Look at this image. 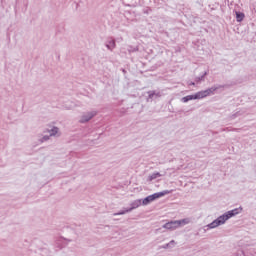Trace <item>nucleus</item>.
Masks as SVG:
<instances>
[{
  "label": "nucleus",
  "mask_w": 256,
  "mask_h": 256,
  "mask_svg": "<svg viewBox=\"0 0 256 256\" xmlns=\"http://www.w3.org/2000/svg\"><path fill=\"white\" fill-rule=\"evenodd\" d=\"M130 205H131L130 208L114 213L113 215L117 216V215H125V213H131L133 209H137V207H141V199L134 200Z\"/></svg>",
  "instance_id": "4"
},
{
  "label": "nucleus",
  "mask_w": 256,
  "mask_h": 256,
  "mask_svg": "<svg viewBox=\"0 0 256 256\" xmlns=\"http://www.w3.org/2000/svg\"><path fill=\"white\" fill-rule=\"evenodd\" d=\"M50 135H45V136H43L40 140H39V142L40 143H45V141H49V139H50Z\"/></svg>",
  "instance_id": "18"
},
{
  "label": "nucleus",
  "mask_w": 256,
  "mask_h": 256,
  "mask_svg": "<svg viewBox=\"0 0 256 256\" xmlns=\"http://www.w3.org/2000/svg\"><path fill=\"white\" fill-rule=\"evenodd\" d=\"M245 19V14L243 12H236V20L238 23H241Z\"/></svg>",
  "instance_id": "14"
},
{
  "label": "nucleus",
  "mask_w": 256,
  "mask_h": 256,
  "mask_svg": "<svg viewBox=\"0 0 256 256\" xmlns=\"http://www.w3.org/2000/svg\"><path fill=\"white\" fill-rule=\"evenodd\" d=\"M235 117H239V112L233 114V115L231 116V119H235Z\"/></svg>",
  "instance_id": "19"
},
{
  "label": "nucleus",
  "mask_w": 256,
  "mask_h": 256,
  "mask_svg": "<svg viewBox=\"0 0 256 256\" xmlns=\"http://www.w3.org/2000/svg\"><path fill=\"white\" fill-rule=\"evenodd\" d=\"M106 47L109 51H113V49H115L117 47V44L115 42V39L113 38H109L107 41H106Z\"/></svg>",
  "instance_id": "8"
},
{
  "label": "nucleus",
  "mask_w": 256,
  "mask_h": 256,
  "mask_svg": "<svg viewBox=\"0 0 256 256\" xmlns=\"http://www.w3.org/2000/svg\"><path fill=\"white\" fill-rule=\"evenodd\" d=\"M205 77H207V72H204V74L202 76L196 77L195 81L197 83H201V81H205Z\"/></svg>",
  "instance_id": "15"
},
{
  "label": "nucleus",
  "mask_w": 256,
  "mask_h": 256,
  "mask_svg": "<svg viewBox=\"0 0 256 256\" xmlns=\"http://www.w3.org/2000/svg\"><path fill=\"white\" fill-rule=\"evenodd\" d=\"M162 227L163 229H168V231H175V229H179V222H177V220L170 221L165 223Z\"/></svg>",
  "instance_id": "6"
},
{
  "label": "nucleus",
  "mask_w": 256,
  "mask_h": 256,
  "mask_svg": "<svg viewBox=\"0 0 256 256\" xmlns=\"http://www.w3.org/2000/svg\"><path fill=\"white\" fill-rule=\"evenodd\" d=\"M97 115V111H90L83 114L79 120V123H89Z\"/></svg>",
  "instance_id": "5"
},
{
  "label": "nucleus",
  "mask_w": 256,
  "mask_h": 256,
  "mask_svg": "<svg viewBox=\"0 0 256 256\" xmlns=\"http://www.w3.org/2000/svg\"><path fill=\"white\" fill-rule=\"evenodd\" d=\"M241 211H243L242 207L239 208H235L233 210H230L226 213H224L226 215V219H231V217H235V215H239V213H241Z\"/></svg>",
  "instance_id": "7"
},
{
  "label": "nucleus",
  "mask_w": 256,
  "mask_h": 256,
  "mask_svg": "<svg viewBox=\"0 0 256 256\" xmlns=\"http://www.w3.org/2000/svg\"><path fill=\"white\" fill-rule=\"evenodd\" d=\"M157 97H161V94L159 92L149 91L147 101H149V99H155Z\"/></svg>",
  "instance_id": "11"
},
{
  "label": "nucleus",
  "mask_w": 256,
  "mask_h": 256,
  "mask_svg": "<svg viewBox=\"0 0 256 256\" xmlns=\"http://www.w3.org/2000/svg\"><path fill=\"white\" fill-rule=\"evenodd\" d=\"M153 10L151 9V7H144L143 9H142V13L144 14V15H150V13L152 12Z\"/></svg>",
  "instance_id": "16"
},
{
  "label": "nucleus",
  "mask_w": 256,
  "mask_h": 256,
  "mask_svg": "<svg viewBox=\"0 0 256 256\" xmlns=\"http://www.w3.org/2000/svg\"><path fill=\"white\" fill-rule=\"evenodd\" d=\"M169 193H172V191L164 190L162 192H157L152 195H149L142 200V205H149V203H153V201H155V199L165 197V195H169Z\"/></svg>",
  "instance_id": "2"
},
{
  "label": "nucleus",
  "mask_w": 256,
  "mask_h": 256,
  "mask_svg": "<svg viewBox=\"0 0 256 256\" xmlns=\"http://www.w3.org/2000/svg\"><path fill=\"white\" fill-rule=\"evenodd\" d=\"M48 133H50V137L61 136V134H59V128L57 126H53L50 130H48Z\"/></svg>",
  "instance_id": "9"
},
{
  "label": "nucleus",
  "mask_w": 256,
  "mask_h": 256,
  "mask_svg": "<svg viewBox=\"0 0 256 256\" xmlns=\"http://www.w3.org/2000/svg\"><path fill=\"white\" fill-rule=\"evenodd\" d=\"M157 177H163V174L156 172L151 174L150 176H148L147 181L151 182V181H155V179H157Z\"/></svg>",
  "instance_id": "12"
},
{
  "label": "nucleus",
  "mask_w": 256,
  "mask_h": 256,
  "mask_svg": "<svg viewBox=\"0 0 256 256\" xmlns=\"http://www.w3.org/2000/svg\"><path fill=\"white\" fill-rule=\"evenodd\" d=\"M217 91V87H211L204 91L197 92L193 95H188L182 98L183 103H188V101H193V99H205V97H209V95H213Z\"/></svg>",
  "instance_id": "1"
},
{
  "label": "nucleus",
  "mask_w": 256,
  "mask_h": 256,
  "mask_svg": "<svg viewBox=\"0 0 256 256\" xmlns=\"http://www.w3.org/2000/svg\"><path fill=\"white\" fill-rule=\"evenodd\" d=\"M189 85H195V82H190Z\"/></svg>",
  "instance_id": "20"
},
{
  "label": "nucleus",
  "mask_w": 256,
  "mask_h": 256,
  "mask_svg": "<svg viewBox=\"0 0 256 256\" xmlns=\"http://www.w3.org/2000/svg\"><path fill=\"white\" fill-rule=\"evenodd\" d=\"M137 51H139V47H134L133 48V46H129V48H128L129 53H135Z\"/></svg>",
  "instance_id": "17"
},
{
  "label": "nucleus",
  "mask_w": 256,
  "mask_h": 256,
  "mask_svg": "<svg viewBox=\"0 0 256 256\" xmlns=\"http://www.w3.org/2000/svg\"><path fill=\"white\" fill-rule=\"evenodd\" d=\"M229 221L226 214L219 216L216 220L212 223L206 225L207 229H215V227H219V225H225V222Z\"/></svg>",
  "instance_id": "3"
},
{
  "label": "nucleus",
  "mask_w": 256,
  "mask_h": 256,
  "mask_svg": "<svg viewBox=\"0 0 256 256\" xmlns=\"http://www.w3.org/2000/svg\"><path fill=\"white\" fill-rule=\"evenodd\" d=\"M177 245V242H175V240H171L169 243L160 246V249H173V247H175Z\"/></svg>",
  "instance_id": "10"
},
{
  "label": "nucleus",
  "mask_w": 256,
  "mask_h": 256,
  "mask_svg": "<svg viewBox=\"0 0 256 256\" xmlns=\"http://www.w3.org/2000/svg\"><path fill=\"white\" fill-rule=\"evenodd\" d=\"M176 223H179V227H181V225H189V223H191V220H189V218H184L181 220H176Z\"/></svg>",
  "instance_id": "13"
}]
</instances>
